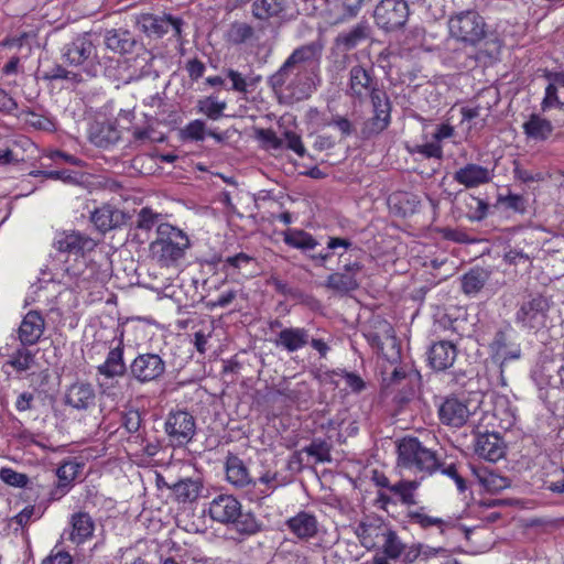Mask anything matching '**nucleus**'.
Returning a JSON list of instances; mask_svg holds the SVG:
<instances>
[{
	"mask_svg": "<svg viewBox=\"0 0 564 564\" xmlns=\"http://www.w3.org/2000/svg\"><path fill=\"white\" fill-rule=\"evenodd\" d=\"M207 513L214 522L234 525L238 538L232 539L238 542L256 535L263 528L252 512L242 511L240 501L232 495L219 494L214 497L208 503Z\"/></svg>",
	"mask_w": 564,
	"mask_h": 564,
	"instance_id": "obj_1",
	"label": "nucleus"
},
{
	"mask_svg": "<svg viewBox=\"0 0 564 564\" xmlns=\"http://www.w3.org/2000/svg\"><path fill=\"white\" fill-rule=\"evenodd\" d=\"M390 364L400 360L390 373V395L397 411L390 413V416H397L399 412L414 399L416 390L421 382V375L415 369L413 362L401 360V346L394 336L390 335Z\"/></svg>",
	"mask_w": 564,
	"mask_h": 564,
	"instance_id": "obj_2",
	"label": "nucleus"
},
{
	"mask_svg": "<svg viewBox=\"0 0 564 564\" xmlns=\"http://www.w3.org/2000/svg\"><path fill=\"white\" fill-rule=\"evenodd\" d=\"M397 470H409L421 478L432 476L441 468L436 451L426 447L417 437L406 435L397 442Z\"/></svg>",
	"mask_w": 564,
	"mask_h": 564,
	"instance_id": "obj_3",
	"label": "nucleus"
},
{
	"mask_svg": "<svg viewBox=\"0 0 564 564\" xmlns=\"http://www.w3.org/2000/svg\"><path fill=\"white\" fill-rule=\"evenodd\" d=\"M191 247L188 236L180 228L164 223L156 227V238L150 243L151 258L160 267H174Z\"/></svg>",
	"mask_w": 564,
	"mask_h": 564,
	"instance_id": "obj_4",
	"label": "nucleus"
},
{
	"mask_svg": "<svg viewBox=\"0 0 564 564\" xmlns=\"http://www.w3.org/2000/svg\"><path fill=\"white\" fill-rule=\"evenodd\" d=\"M552 306V295L538 291L529 292L518 304L514 322L523 329L539 332L546 327Z\"/></svg>",
	"mask_w": 564,
	"mask_h": 564,
	"instance_id": "obj_5",
	"label": "nucleus"
},
{
	"mask_svg": "<svg viewBox=\"0 0 564 564\" xmlns=\"http://www.w3.org/2000/svg\"><path fill=\"white\" fill-rule=\"evenodd\" d=\"M316 75H311V70L300 64H291V59H285L282 66L269 77V84L273 89L282 88L289 84V88L297 89L293 95L296 99H306L315 90Z\"/></svg>",
	"mask_w": 564,
	"mask_h": 564,
	"instance_id": "obj_6",
	"label": "nucleus"
},
{
	"mask_svg": "<svg viewBox=\"0 0 564 564\" xmlns=\"http://www.w3.org/2000/svg\"><path fill=\"white\" fill-rule=\"evenodd\" d=\"M63 58L68 66L79 68L88 77L97 76L100 65L97 46L89 33L76 36L63 48Z\"/></svg>",
	"mask_w": 564,
	"mask_h": 564,
	"instance_id": "obj_7",
	"label": "nucleus"
},
{
	"mask_svg": "<svg viewBox=\"0 0 564 564\" xmlns=\"http://www.w3.org/2000/svg\"><path fill=\"white\" fill-rule=\"evenodd\" d=\"M164 431L173 447L185 446L196 434L195 417L185 410L171 411L166 416Z\"/></svg>",
	"mask_w": 564,
	"mask_h": 564,
	"instance_id": "obj_8",
	"label": "nucleus"
},
{
	"mask_svg": "<svg viewBox=\"0 0 564 564\" xmlns=\"http://www.w3.org/2000/svg\"><path fill=\"white\" fill-rule=\"evenodd\" d=\"M135 28L149 37H162L172 28L174 37L182 41V28L184 21L181 18H175L171 14L155 15L152 13H141L134 18Z\"/></svg>",
	"mask_w": 564,
	"mask_h": 564,
	"instance_id": "obj_9",
	"label": "nucleus"
},
{
	"mask_svg": "<svg viewBox=\"0 0 564 564\" xmlns=\"http://www.w3.org/2000/svg\"><path fill=\"white\" fill-rule=\"evenodd\" d=\"M449 32L462 42L477 44L486 35L485 22L477 12L466 11L449 20Z\"/></svg>",
	"mask_w": 564,
	"mask_h": 564,
	"instance_id": "obj_10",
	"label": "nucleus"
},
{
	"mask_svg": "<svg viewBox=\"0 0 564 564\" xmlns=\"http://www.w3.org/2000/svg\"><path fill=\"white\" fill-rule=\"evenodd\" d=\"M491 358L495 362L503 365L521 357V345L518 343L517 333L512 327L507 326L496 332L489 344Z\"/></svg>",
	"mask_w": 564,
	"mask_h": 564,
	"instance_id": "obj_11",
	"label": "nucleus"
},
{
	"mask_svg": "<svg viewBox=\"0 0 564 564\" xmlns=\"http://www.w3.org/2000/svg\"><path fill=\"white\" fill-rule=\"evenodd\" d=\"M165 372V362L158 354H140L130 365V376L140 383L160 379Z\"/></svg>",
	"mask_w": 564,
	"mask_h": 564,
	"instance_id": "obj_12",
	"label": "nucleus"
},
{
	"mask_svg": "<svg viewBox=\"0 0 564 564\" xmlns=\"http://www.w3.org/2000/svg\"><path fill=\"white\" fill-rule=\"evenodd\" d=\"M327 249L334 252L337 249H341V251L337 252L339 262L341 263L340 271L350 273L357 278V274L362 270V264L359 259L361 250L355 247L351 240L347 238L332 237L328 239Z\"/></svg>",
	"mask_w": 564,
	"mask_h": 564,
	"instance_id": "obj_13",
	"label": "nucleus"
},
{
	"mask_svg": "<svg viewBox=\"0 0 564 564\" xmlns=\"http://www.w3.org/2000/svg\"><path fill=\"white\" fill-rule=\"evenodd\" d=\"M370 98L375 115L364 123L361 132L365 138H370L380 133L388 126L387 93L381 89H372Z\"/></svg>",
	"mask_w": 564,
	"mask_h": 564,
	"instance_id": "obj_14",
	"label": "nucleus"
},
{
	"mask_svg": "<svg viewBox=\"0 0 564 564\" xmlns=\"http://www.w3.org/2000/svg\"><path fill=\"white\" fill-rule=\"evenodd\" d=\"M54 247L59 252H65L73 256H84L95 249L96 241L89 236L79 231H64L56 236Z\"/></svg>",
	"mask_w": 564,
	"mask_h": 564,
	"instance_id": "obj_15",
	"label": "nucleus"
},
{
	"mask_svg": "<svg viewBox=\"0 0 564 564\" xmlns=\"http://www.w3.org/2000/svg\"><path fill=\"white\" fill-rule=\"evenodd\" d=\"M470 415L468 405L455 397L446 398L438 408L442 424L455 429L464 426Z\"/></svg>",
	"mask_w": 564,
	"mask_h": 564,
	"instance_id": "obj_16",
	"label": "nucleus"
},
{
	"mask_svg": "<svg viewBox=\"0 0 564 564\" xmlns=\"http://www.w3.org/2000/svg\"><path fill=\"white\" fill-rule=\"evenodd\" d=\"M505 443L498 433H482L475 438V454L487 462L497 463L505 456Z\"/></svg>",
	"mask_w": 564,
	"mask_h": 564,
	"instance_id": "obj_17",
	"label": "nucleus"
},
{
	"mask_svg": "<svg viewBox=\"0 0 564 564\" xmlns=\"http://www.w3.org/2000/svg\"><path fill=\"white\" fill-rule=\"evenodd\" d=\"M457 352V347L452 341H435L427 350L429 365L435 371H445L454 365Z\"/></svg>",
	"mask_w": 564,
	"mask_h": 564,
	"instance_id": "obj_18",
	"label": "nucleus"
},
{
	"mask_svg": "<svg viewBox=\"0 0 564 564\" xmlns=\"http://www.w3.org/2000/svg\"><path fill=\"white\" fill-rule=\"evenodd\" d=\"M45 330V319L42 314L37 311L28 312L19 328L18 339L23 345H35L41 339Z\"/></svg>",
	"mask_w": 564,
	"mask_h": 564,
	"instance_id": "obj_19",
	"label": "nucleus"
},
{
	"mask_svg": "<svg viewBox=\"0 0 564 564\" xmlns=\"http://www.w3.org/2000/svg\"><path fill=\"white\" fill-rule=\"evenodd\" d=\"M123 339L122 334L118 340L117 346L111 348L106 357V360L97 367V372L106 379L116 377H123L127 372V366L123 360Z\"/></svg>",
	"mask_w": 564,
	"mask_h": 564,
	"instance_id": "obj_20",
	"label": "nucleus"
},
{
	"mask_svg": "<svg viewBox=\"0 0 564 564\" xmlns=\"http://www.w3.org/2000/svg\"><path fill=\"white\" fill-rule=\"evenodd\" d=\"M323 45L319 42H311L296 47L288 59L291 64H300L311 70V75H316L322 56Z\"/></svg>",
	"mask_w": 564,
	"mask_h": 564,
	"instance_id": "obj_21",
	"label": "nucleus"
},
{
	"mask_svg": "<svg viewBox=\"0 0 564 564\" xmlns=\"http://www.w3.org/2000/svg\"><path fill=\"white\" fill-rule=\"evenodd\" d=\"M96 392L91 383L77 381L65 394V403L76 410H87L95 404Z\"/></svg>",
	"mask_w": 564,
	"mask_h": 564,
	"instance_id": "obj_22",
	"label": "nucleus"
},
{
	"mask_svg": "<svg viewBox=\"0 0 564 564\" xmlns=\"http://www.w3.org/2000/svg\"><path fill=\"white\" fill-rule=\"evenodd\" d=\"M70 531L68 540L80 545L91 539L95 531V521L86 511H78L72 514L69 519Z\"/></svg>",
	"mask_w": 564,
	"mask_h": 564,
	"instance_id": "obj_23",
	"label": "nucleus"
},
{
	"mask_svg": "<svg viewBox=\"0 0 564 564\" xmlns=\"http://www.w3.org/2000/svg\"><path fill=\"white\" fill-rule=\"evenodd\" d=\"M490 171L476 163H468L454 173V180L466 188H474L491 181Z\"/></svg>",
	"mask_w": 564,
	"mask_h": 564,
	"instance_id": "obj_24",
	"label": "nucleus"
},
{
	"mask_svg": "<svg viewBox=\"0 0 564 564\" xmlns=\"http://www.w3.org/2000/svg\"><path fill=\"white\" fill-rule=\"evenodd\" d=\"M310 343V332L303 327H285L278 333L274 344L276 347L295 352Z\"/></svg>",
	"mask_w": 564,
	"mask_h": 564,
	"instance_id": "obj_25",
	"label": "nucleus"
},
{
	"mask_svg": "<svg viewBox=\"0 0 564 564\" xmlns=\"http://www.w3.org/2000/svg\"><path fill=\"white\" fill-rule=\"evenodd\" d=\"M90 220L100 232L105 234L123 225L126 215L110 205H104L91 213Z\"/></svg>",
	"mask_w": 564,
	"mask_h": 564,
	"instance_id": "obj_26",
	"label": "nucleus"
},
{
	"mask_svg": "<svg viewBox=\"0 0 564 564\" xmlns=\"http://www.w3.org/2000/svg\"><path fill=\"white\" fill-rule=\"evenodd\" d=\"M285 525L300 540H310L318 532L316 517L306 511H300L296 516L286 520Z\"/></svg>",
	"mask_w": 564,
	"mask_h": 564,
	"instance_id": "obj_27",
	"label": "nucleus"
},
{
	"mask_svg": "<svg viewBox=\"0 0 564 564\" xmlns=\"http://www.w3.org/2000/svg\"><path fill=\"white\" fill-rule=\"evenodd\" d=\"M104 42L107 48L121 55L131 53L138 43L135 36L122 28L107 30Z\"/></svg>",
	"mask_w": 564,
	"mask_h": 564,
	"instance_id": "obj_28",
	"label": "nucleus"
},
{
	"mask_svg": "<svg viewBox=\"0 0 564 564\" xmlns=\"http://www.w3.org/2000/svg\"><path fill=\"white\" fill-rule=\"evenodd\" d=\"M370 36V28L366 22H359L348 31L340 32L334 40V45L343 53L356 48Z\"/></svg>",
	"mask_w": 564,
	"mask_h": 564,
	"instance_id": "obj_29",
	"label": "nucleus"
},
{
	"mask_svg": "<svg viewBox=\"0 0 564 564\" xmlns=\"http://www.w3.org/2000/svg\"><path fill=\"white\" fill-rule=\"evenodd\" d=\"M226 478L232 486L240 489L257 485L242 459L234 454H229L226 458Z\"/></svg>",
	"mask_w": 564,
	"mask_h": 564,
	"instance_id": "obj_30",
	"label": "nucleus"
},
{
	"mask_svg": "<svg viewBox=\"0 0 564 564\" xmlns=\"http://www.w3.org/2000/svg\"><path fill=\"white\" fill-rule=\"evenodd\" d=\"M471 471L478 485L490 494H497L510 487V479L482 466H471Z\"/></svg>",
	"mask_w": 564,
	"mask_h": 564,
	"instance_id": "obj_31",
	"label": "nucleus"
},
{
	"mask_svg": "<svg viewBox=\"0 0 564 564\" xmlns=\"http://www.w3.org/2000/svg\"><path fill=\"white\" fill-rule=\"evenodd\" d=\"M78 468V464L65 462L56 469L57 482L50 492L51 500H58L69 491L77 476Z\"/></svg>",
	"mask_w": 564,
	"mask_h": 564,
	"instance_id": "obj_32",
	"label": "nucleus"
},
{
	"mask_svg": "<svg viewBox=\"0 0 564 564\" xmlns=\"http://www.w3.org/2000/svg\"><path fill=\"white\" fill-rule=\"evenodd\" d=\"M523 133L528 139L534 141H545L553 133V124L550 120L540 115L531 113L529 119L522 124Z\"/></svg>",
	"mask_w": 564,
	"mask_h": 564,
	"instance_id": "obj_33",
	"label": "nucleus"
},
{
	"mask_svg": "<svg viewBox=\"0 0 564 564\" xmlns=\"http://www.w3.org/2000/svg\"><path fill=\"white\" fill-rule=\"evenodd\" d=\"M359 536L361 538V544L367 549H372L377 545L373 538H380L381 554L373 557V564H388V533L382 531L381 534L377 532V529L371 525H360Z\"/></svg>",
	"mask_w": 564,
	"mask_h": 564,
	"instance_id": "obj_34",
	"label": "nucleus"
},
{
	"mask_svg": "<svg viewBox=\"0 0 564 564\" xmlns=\"http://www.w3.org/2000/svg\"><path fill=\"white\" fill-rule=\"evenodd\" d=\"M289 0H254L252 14L258 20L267 21L272 18H280L286 13Z\"/></svg>",
	"mask_w": 564,
	"mask_h": 564,
	"instance_id": "obj_35",
	"label": "nucleus"
},
{
	"mask_svg": "<svg viewBox=\"0 0 564 564\" xmlns=\"http://www.w3.org/2000/svg\"><path fill=\"white\" fill-rule=\"evenodd\" d=\"M29 345L19 344L15 349L10 351L9 346L2 348L3 355L9 357L7 361L18 372L30 370L35 364V354L28 349Z\"/></svg>",
	"mask_w": 564,
	"mask_h": 564,
	"instance_id": "obj_36",
	"label": "nucleus"
},
{
	"mask_svg": "<svg viewBox=\"0 0 564 564\" xmlns=\"http://www.w3.org/2000/svg\"><path fill=\"white\" fill-rule=\"evenodd\" d=\"M275 392L290 402L299 404L307 403L311 399V391L305 381L292 383L284 379L278 384Z\"/></svg>",
	"mask_w": 564,
	"mask_h": 564,
	"instance_id": "obj_37",
	"label": "nucleus"
},
{
	"mask_svg": "<svg viewBox=\"0 0 564 564\" xmlns=\"http://www.w3.org/2000/svg\"><path fill=\"white\" fill-rule=\"evenodd\" d=\"M200 490L202 484L192 478L180 479L171 486L173 498L181 503L195 501L198 498Z\"/></svg>",
	"mask_w": 564,
	"mask_h": 564,
	"instance_id": "obj_38",
	"label": "nucleus"
},
{
	"mask_svg": "<svg viewBox=\"0 0 564 564\" xmlns=\"http://www.w3.org/2000/svg\"><path fill=\"white\" fill-rule=\"evenodd\" d=\"M324 286L336 294L345 295L355 291L359 283L356 276L339 270L327 276Z\"/></svg>",
	"mask_w": 564,
	"mask_h": 564,
	"instance_id": "obj_39",
	"label": "nucleus"
},
{
	"mask_svg": "<svg viewBox=\"0 0 564 564\" xmlns=\"http://www.w3.org/2000/svg\"><path fill=\"white\" fill-rule=\"evenodd\" d=\"M254 263V259L245 252L237 253L231 257H227L224 260L223 269L227 275L235 276L242 274L245 278L251 276L252 272L249 267Z\"/></svg>",
	"mask_w": 564,
	"mask_h": 564,
	"instance_id": "obj_40",
	"label": "nucleus"
},
{
	"mask_svg": "<svg viewBox=\"0 0 564 564\" xmlns=\"http://www.w3.org/2000/svg\"><path fill=\"white\" fill-rule=\"evenodd\" d=\"M420 482L416 480H400L394 485H390V503L392 498L397 499L404 506H413L416 503L415 491L419 488Z\"/></svg>",
	"mask_w": 564,
	"mask_h": 564,
	"instance_id": "obj_41",
	"label": "nucleus"
},
{
	"mask_svg": "<svg viewBox=\"0 0 564 564\" xmlns=\"http://www.w3.org/2000/svg\"><path fill=\"white\" fill-rule=\"evenodd\" d=\"M372 89L375 88L372 87V78L369 73L361 66H354L350 69V94L360 97L369 90L372 91Z\"/></svg>",
	"mask_w": 564,
	"mask_h": 564,
	"instance_id": "obj_42",
	"label": "nucleus"
},
{
	"mask_svg": "<svg viewBox=\"0 0 564 564\" xmlns=\"http://www.w3.org/2000/svg\"><path fill=\"white\" fill-rule=\"evenodd\" d=\"M487 274L481 269H471L462 278V290L465 294L478 293L486 284Z\"/></svg>",
	"mask_w": 564,
	"mask_h": 564,
	"instance_id": "obj_43",
	"label": "nucleus"
},
{
	"mask_svg": "<svg viewBox=\"0 0 564 564\" xmlns=\"http://www.w3.org/2000/svg\"><path fill=\"white\" fill-rule=\"evenodd\" d=\"M284 242L290 247L301 250H312L318 245L317 240L304 230H290L285 232Z\"/></svg>",
	"mask_w": 564,
	"mask_h": 564,
	"instance_id": "obj_44",
	"label": "nucleus"
},
{
	"mask_svg": "<svg viewBox=\"0 0 564 564\" xmlns=\"http://www.w3.org/2000/svg\"><path fill=\"white\" fill-rule=\"evenodd\" d=\"M424 508H420L415 511H409L408 518L410 522L419 524L423 529H429L431 527H437L442 532L445 528H448L452 524V521H445L441 518L431 517L423 512Z\"/></svg>",
	"mask_w": 564,
	"mask_h": 564,
	"instance_id": "obj_45",
	"label": "nucleus"
},
{
	"mask_svg": "<svg viewBox=\"0 0 564 564\" xmlns=\"http://www.w3.org/2000/svg\"><path fill=\"white\" fill-rule=\"evenodd\" d=\"M254 30L251 25L243 22H235L227 32V39L235 45H240L252 39Z\"/></svg>",
	"mask_w": 564,
	"mask_h": 564,
	"instance_id": "obj_46",
	"label": "nucleus"
},
{
	"mask_svg": "<svg viewBox=\"0 0 564 564\" xmlns=\"http://www.w3.org/2000/svg\"><path fill=\"white\" fill-rule=\"evenodd\" d=\"M226 107L227 104L225 101H218L212 96L200 99L197 102L198 111L206 115L212 120L219 119Z\"/></svg>",
	"mask_w": 564,
	"mask_h": 564,
	"instance_id": "obj_47",
	"label": "nucleus"
},
{
	"mask_svg": "<svg viewBox=\"0 0 564 564\" xmlns=\"http://www.w3.org/2000/svg\"><path fill=\"white\" fill-rule=\"evenodd\" d=\"M91 141L99 148H107L119 140V131L111 124H102L97 132H93Z\"/></svg>",
	"mask_w": 564,
	"mask_h": 564,
	"instance_id": "obj_48",
	"label": "nucleus"
},
{
	"mask_svg": "<svg viewBox=\"0 0 564 564\" xmlns=\"http://www.w3.org/2000/svg\"><path fill=\"white\" fill-rule=\"evenodd\" d=\"M390 29L401 28L405 24L409 18V6L405 0H390Z\"/></svg>",
	"mask_w": 564,
	"mask_h": 564,
	"instance_id": "obj_49",
	"label": "nucleus"
},
{
	"mask_svg": "<svg viewBox=\"0 0 564 564\" xmlns=\"http://www.w3.org/2000/svg\"><path fill=\"white\" fill-rule=\"evenodd\" d=\"M304 452L310 456L315 457L316 462L324 463L330 462V446L327 442L322 440H314Z\"/></svg>",
	"mask_w": 564,
	"mask_h": 564,
	"instance_id": "obj_50",
	"label": "nucleus"
},
{
	"mask_svg": "<svg viewBox=\"0 0 564 564\" xmlns=\"http://www.w3.org/2000/svg\"><path fill=\"white\" fill-rule=\"evenodd\" d=\"M561 95L563 94L556 90L554 85L549 83L541 102L542 110L546 111L554 108H562L564 106V98L562 99Z\"/></svg>",
	"mask_w": 564,
	"mask_h": 564,
	"instance_id": "obj_51",
	"label": "nucleus"
},
{
	"mask_svg": "<svg viewBox=\"0 0 564 564\" xmlns=\"http://www.w3.org/2000/svg\"><path fill=\"white\" fill-rule=\"evenodd\" d=\"M498 203H500L506 208L511 209L516 213L523 214L527 210V200L520 194L509 193L506 196L499 195Z\"/></svg>",
	"mask_w": 564,
	"mask_h": 564,
	"instance_id": "obj_52",
	"label": "nucleus"
},
{
	"mask_svg": "<svg viewBox=\"0 0 564 564\" xmlns=\"http://www.w3.org/2000/svg\"><path fill=\"white\" fill-rule=\"evenodd\" d=\"M158 218L159 214L148 207H144L138 214L135 228L150 231L158 224Z\"/></svg>",
	"mask_w": 564,
	"mask_h": 564,
	"instance_id": "obj_53",
	"label": "nucleus"
},
{
	"mask_svg": "<svg viewBox=\"0 0 564 564\" xmlns=\"http://www.w3.org/2000/svg\"><path fill=\"white\" fill-rule=\"evenodd\" d=\"M21 116H24V121L39 130H51L53 122L42 115H37L30 109L22 110Z\"/></svg>",
	"mask_w": 564,
	"mask_h": 564,
	"instance_id": "obj_54",
	"label": "nucleus"
},
{
	"mask_svg": "<svg viewBox=\"0 0 564 564\" xmlns=\"http://www.w3.org/2000/svg\"><path fill=\"white\" fill-rule=\"evenodd\" d=\"M0 479L10 486L20 488L26 486L29 481V478L25 474L18 473L11 468H1Z\"/></svg>",
	"mask_w": 564,
	"mask_h": 564,
	"instance_id": "obj_55",
	"label": "nucleus"
},
{
	"mask_svg": "<svg viewBox=\"0 0 564 564\" xmlns=\"http://www.w3.org/2000/svg\"><path fill=\"white\" fill-rule=\"evenodd\" d=\"M514 178L522 183H533V182H542L545 180V175L542 172H532L522 167L520 164L516 163L513 169Z\"/></svg>",
	"mask_w": 564,
	"mask_h": 564,
	"instance_id": "obj_56",
	"label": "nucleus"
},
{
	"mask_svg": "<svg viewBox=\"0 0 564 564\" xmlns=\"http://www.w3.org/2000/svg\"><path fill=\"white\" fill-rule=\"evenodd\" d=\"M256 138L263 142L268 148L278 150L283 147V140L280 139L271 129H257Z\"/></svg>",
	"mask_w": 564,
	"mask_h": 564,
	"instance_id": "obj_57",
	"label": "nucleus"
},
{
	"mask_svg": "<svg viewBox=\"0 0 564 564\" xmlns=\"http://www.w3.org/2000/svg\"><path fill=\"white\" fill-rule=\"evenodd\" d=\"M184 135L187 139L194 141H203L205 139L206 133V124L202 120H193L191 121L184 129Z\"/></svg>",
	"mask_w": 564,
	"mask_h": 564,
	"instance_id": "obj_58",
	"label": "nucleus"
},
{
	"mask_svg": "<svg viewBox=\"0 0 564 564\" xmlns=\"http://www.w3.org/2000/svg\"><path fill=\"white\" fill-rule=\"evenodd\" d=\"M324 124L336 127L344 138H347L355 132V127L351 121L339 115L333 116L329 120H326Z\"/></svg>",
	"mask_w": 564,
	"mask_h": 564,
	"instance_id": "obj_59",
	"label": "nucleus"
},
{
	"mask_svg": "<svg viewBox=\"0 0 564 564\" xmlns=\"http://www.w3.org/2000/svg\"><path fill=\"white\" fill-rule=\"evenodd\" d=\"M142 423L141 413L138 410H129L122 415V426L129 433H137Z\"/></svg>",
	"mask_w": 564,
	"mask_h": 564,
	"instance_id": "obj_60",
	"label": "nucleus"
},
{
	"mask_svg": "<svg viewBox=\"0 0 564 564\" xmlns=\"http://www.w3.org/2000/svg\"><path fill=\"white\" fill-rule=\"evenodd\" d=\"M284 139L286 148L294 151L300 158H303L306 153V149L302 142L301 137L293 131H285Z\"/></svg>",
	"mask_w": 564,
	"mask_h": 564,
	"instance_id": "obj_61",
	"label": "nucleus"
},
{
	"mask_svg": "<svg viewBox=\"0 0 564 564\" xmlns=\"http://www.w3.org/2000/svg\"><path fill=\"white\" fill-rule=\"evenodd\" d=\"M442 474L454 480L459 492L467 489V482L455 464H449L442 469Z\"/></svg>",
	"mask_w": 564,
	"mask_h": 564,
	"instance_id": "obj_62",
	"label": "nucleus"
},
{
	"mask_svg": "<svg viewBox=\"0 0 564 564\" xmlns=\"http://www.w3.org/2000/svg\"><path fill=\"white\" fill-rule=\"evenodd\" d=\"M276 480H278V473L267 471L261 477H259V479L256 480L257 484L259 482V484H262L265 486V489L260 490V492H259L260 496L261 497L270 496L278 488Z\"/></svg>",
	"mask_w": 564,
	"mask_h": 564,
	"instance_id": "obj_63",
	"label": "nucleus"
},
{
	"mask_svg": "<svg viewBox=\"0 0 564 564\" xmlns=\"http://www.w3.org/2000/svg\"><path fill=\"white\" fill-rule=\"evenodd\" d=\"M414 153H420L424 158L431 159H441L443 156L442 147L437 142H430L421 145H416L413 151Z\"/></svg>",
	"mask_w": 564,
	"mask_h": 564,
	"instance_id": "obj_64",
	"label": "nucleus"
}]
</instances>
